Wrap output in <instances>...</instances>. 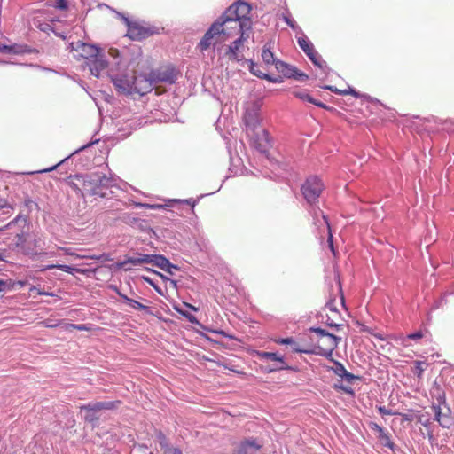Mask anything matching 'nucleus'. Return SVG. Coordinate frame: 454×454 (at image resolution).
Wrapping results in <instances>:
<instances>
[{"label": "nucleus", "instance_id": "obj_33", "mask_svg": "<svg viewBox=\"0 0 454 454\" xmlns=\"http://www.w3.org/2000/svg\"><path fill=\"white\" fill-rule=\"evenodd\" d=\"M204 195H200L196 200L190 198L186 200H180V199H172L168 200L169 207H174L176 205H188L191 207L192 211H193V208L195 205L199 202L200 199L202 198Z\"/></svg>", "mask_w": 454, "mask_h": 454}, {"label": "nucleus", "instance_id": "obj_31", "mask_svg": "<svg viewBox=\"0 0 454 454\" xmlns=\"http://www.w3.org/2000/svg\"><path fill=\"white\" fill-rule=\"evenodd\" d=\"M30 54V53H39V51L35 48H33L25 43H13L12 54L14 55H22V54Z\"/></svg>", "mask_w": 454, "mask_h": 454}, {"label": "nucleus", "instance_id": "obj_64", "mask_svg": "<svg viewBox=\"0 0 454 454\" xmlns=\"http://www.w3.org/2000/svg\"><path fill=\"white\" fill-rule=\"evenodd\" d=\"M132 448L137 450L141 454H146L149 447L145 443L134 442Z\"/></svg>", "mask_w": 454, "mask_h": 454}, {"label": "nucleus", "instance_id": "obj_13", "mask_svg": "<svg viewBox=\"0 0 454 454\" xmlns=\"http://www.w3.org/2000/svg\"><path fill=\"white\" fill-rule=\"evenodd\" d=\"M133 81L132 82V94L137 93L140 96H144L153 90V86L154 83L152 81V76L150 74H145L143 73H140L139 74H137L136 73L133 74Z\"/></svg>", "mask_w": 454, "mask_h": 454}, {"label": "nucleus", "instance_id": "obj_43", "mask_svg": "<svg viewBox=\"0 0 454 454\" xmlns=\"http://www.w3.org/2000/svg\"><path fill=\"white\" fill-rule=\"evenodd\" d=\"M120 219L121 220L122 223L129 226L135 227L137 222H139L140 218L134 216L133 214L131 213H124L122 214Z\"/></svg>", "mask_w": 454, "mask_h": 454}, {"label": "nucleus", "instance_id": "obj_45", "mask_svg": "<svg viewBox=\"0 0 454 454\" xmlns=\"http://www.w3.org/2000/svg\"><path fill=\"white\" fill-rule=\"evenodd\" d=\"M113 12L115 13L116 17L120 19L127 27V30L129 29L134 21L130 20L129 18L123 12H118L115 9L106 5Z\"/></svg>", "mask_w": 454, "mask_h": 454}, {"label": "nucleus", "instance_id": "obj_6", "mask_svg": "<svg viewBox=\"0 0 454 454\" xmlns=\"http://www.w3.org/2000/svg\"><path fill=\"white\" fill-rule=\"evenodd\" d=\"M253 6L245 0H236L227 7L221 16L225 19L228 24L237 23L240 18L251 13Z\"/></svg>", "mask_w": 454, "mask_h": 454}, {"label": "nucleus", "instance_id": "obj_40", "mask_svg": "<svg viewBox=\"0 0 454 454\" xmlns=\"http://www.w3.org/2000/svg\"><path fill=\"white\" fill-rule=\"evenodd\" d=\"M133 205L136 207L147 208V209H165L166 207H169L168 204H150V203L136 202V201H133Z\"/></svg>", "mask_w": 454, "mask_h": 454}, {"label": "nucleus", "instance_id": "obj_25", "mask_svg": "<svg viewBox=\"0 0 454 454\" xmlns=\"http://www.w3.org/2000/svg\"><path fill=\"white\" fill-rule=\"evenodd\" d=\"M432 409L434 411V419L436 420L442 427L449 429L454 426V419L451 416H442V408H440L439 405H432Z\"/></svg>", "mask_w": 454, "mask_h": 454}, {"label": "nucleus", "instance_id": "obj_10", "mask_svg": "<svg viewBox=\"0 0 454 454\" xmlns=\"http://www.w3.org/2000/svg\"><path fill=\"white\" fill-rule=\"evenodd\" d=\"M254 140V147L262 154H263L270 163L276 164L278 160L271 157L269 149L271 147L270 136L267 129H261L260 131L254 132V134H249Z\"/></svg>", "mask_w": 454, "mask_h": 454}, {"label": "nucleus", "instance_id": "obj_51", "mask_svg": "<svg viewBox=\"0 0 454 454\" xmlns=\"http://www.w3.org/2000/svg\"><path fill=\"white\" fill-rule=\"evenodd\" d=\"M261 79L262 80H266V81H268L270 82H272V83H282L286 78L282 74L277 75V76H273V75H271L270 74H262L261 75Z\"/></svg>", "mask_w": 454, "mask_h": 454}, {"label": "nucleus", "instance_id": "obj_18", "mask_svg": "<svg viewBox=\"0 0 454 454\" xmlns=\"http://www.w3.org/2000/svg\"><path fill=\"white\" fill-rule=\"evenodd\" d=\"M78 47H81L82 53L80 56L84 59L85 61L93 58H97L99 53L104 51V50L99 45L84 43L82 41H78Z\"/></svg>", "mask_w": 454, "mask_h": 454}, {"label": "nucleus", "instance_id": "obj_34", "mask_svg": "<svg viewBox=\"0 0 454 454\" xmlns=\"http://www.w3.org/2000/svg\"><path fill=\"white\" fill-rule=\"evenodd\" d=\"M274 342L278 345H290L292 351L294 353H300V351H297L295 349H304L303 348H301L298 345V343L295 341V340L293 337L275 339Z\"/></svg>", "mask_w": 454, "mask_h": 454}, {"label": "nucleus", "instance_id": "obj_57", "mask_svg": "<svg viewBox=\"0 0 454 454\" xmlns=\"http://www.w3.org/2000/svg\"><path fill=\"white\" fill-rule=\"evenodd\" d=\"M309 75L304 73L303 71L300 70L298 67L294 73V75L292 76L291 79H294L295 81H299V82H306L309 80Z\"/></svg>", "mask_w": 454, "mask_h": 454}, {"label": "nucleus", "instance_id": "obj_29", "mask_svg": "<svg viewBox=\"0 0 454 454\" xmlns=\"http://www.w3.org/2000/svg\"><path fill=\"white\" fill-rule=\"evenodd\" d=\"M254 356L259 359L270 360L276 363L281 364L283 362L284 356L279 352H268V351H260L254 350Z\"/></svg>", "mask_w": 454, "mask_h": 454}, {"label": "nucleus", "instance_id": "obj_58", "mask_svg": "<svg viewBox=\"0 0 454 454\" xmlns=\"http://www.w3.org/2000/svg\"><path fill=\"white\" fill-rule=\"evenodd\" d=\"M163 454H183L182 450L179 447H172L169 443L167 447L161 449Z\"/></svg>", "mask_w": 454, "mask_h": 454}, {"label": "nucleus", "instance_id": "obj_44", "mask_svg": "<svg viewBox=\"0 0 454 454\" xmlns=\"http://www.w3.org/2000/svg\"><path fill=\"white\" fill-rule=\"evenodd\" d=\"M21 220L25 223H27V226H29L28 216L20 214L13 220H12L10 223H8L4 226L1 227L0 228V232L4 231V230L10 229L13 224L17 223L19 221H21Z\"/></svg>", "mask_w": 454, "mask_h": 454}, {"label": "nucleus", "instance_id": "obj_8", "mask_svg": "<svg viewBox=\"0 0 454 454\" xmlns=\"http://www.w3.org/2000/svg\"><path fill=\"white\" fill-rule=\"evenodd\" d=\"M163 27H158L153 25L143 26L137 21H134L125 35L132 41L141 42L154 35H160L163 31Z\"/></svg>", "mask_w": 454, "mask_h": 454}, {"label": "nucleus", "instance_id": "obj_55", "mask_svg": "<svg viewBox=\"0 0 454 454\" xmlns=\"http://www.w3.org/2000/svg\"><path fill=\"white\" fill-rule=\"evenodd\" d=\"M334 278L339 285V291L340 294V300H341L342 306L344 308H346L345 299H344V295H343V292H342V286H341V282H340V273L339 270H334Z\"/></svg>", "mask_w": 454, "mask_h": 454}, {"label": "nucleus", "instance_id": "obj_35", "mask_svg": "<svg viewBox=\"0 0 454 454\" xmlns=\"http://www.w3.org/2000/svg\"><path fill=\"white\" fill-rule=\"evenodd\" d=\"M297 43L300 48L303 51V52L308 55L313 50H315L313 43L309 40V38L302 35V36L297 37Z\"/></svg>", "mask_w": 454, "mask_h": 454}, {"label": "nucleus", "instance_id": "obj_52", "mask_svg": "<svg viewBox=\"0 0 454 454\" xmlns=\"http://www.w3.org/2000/svg\"><path fill=\"white\" fill-rule=\"evenodd\" d=\"M244 60H246V61L248 63V65H249V67H249V72H250L253 75H254V76H256V77H258V78H260V79H261V75H262V74H266V73H263V72H262L261 70H259V69L257 68V65H256V63H254L252 59H245Z\"/></svg>", "mask_w": 454, "mask_h": 454}, {"label": "nucleus", "instance_id": "obj_60", "mask_svg": "<svg viewBox=\"0 0 454 454\" xmlns=\"http://www.w3.org/2000/svg\"><path fill=\"white\" fill-rule=\"evenodd\" d=\"M145 270L156 275V277H160L161 278V280L165 283L168 282V280H169V277L164 275L163 273H161L153 268L145 267Z\"/></svg>", "mask_w": 454, "mask_h": 454}, {"label": "nucleus", "instance_id": "obj_12", "mask_svg": "<svg viewBox=\"0 0 454 454\" xmlns=\"http://www.w3.org/2000/svg\"><path fill=\"white\" fill-rule=\"evenodd\" d=\"M340 341H334L330 343H323L326 348H323L319 340H317L316 343L311 345V348L308 349H296L297 351H300V354H307V355H317L320 356L325 357L327 360L333 363V361H336L333 358V351L338 348Z\"/></svg>", "mask_w": 454, "mask_h": 454}, {"label": "nucleus", "instance_id": "obj_63", "mask_svg": "<svg viewBox=\"0 0 454 454\" xmlns=\"http://www.w3.org/2000/svg\"><path fill=\"white\" fill-rule=\"evenodd\" d=\"M24 206L28 209V214L32 211V206H35L36 210H40L38 204L34 202L28 196L24 200Z\"/></svg>", "mask_w": 454, "mask_h": 454}, {"label": "nucleus", "instance_id": "obj_38", "mask_svg": "<svg viewBox=\"0 0 454 454\" xmlns=\"http://www.w3.org/2000/svg\"><path fill=\"white\" fill-rule=\"evenodd\" d=\"M38 28L45 33L52 32L56 36L61 38L62 40L67 39V35L65 32H58L51 24L49 23H42L38 26Z\"/></svg>", "mask_w": 454, "mask_h": 454}, {"label": "nucleus", "instance_id": "obj_5", "mask_svg": "<svg viewBox=\"0 0 454 454\" xmlns=\"http://www.w3.org/2000/svg\"><path fill=\"white\" fill-rule=\"evenodd\" d=\"M322 180L317 176H310L306 178L301 186V192L308 204L316 205L324 190Z\"/></svg>", "mask_w": 454, "mask_h": 454}, {"label": "nucleus", "instance_id": "obj_36", "mask_svg": "<svg viewBox=\"0 0 454 454\" xmlns=\"http://www.w3.org/2000/svg\"><path fill=\"white\" fill-rule=\"evenodd\" d=\"M293 95L296 98H298V99H300V100H301L303 102H309V103H311V104H313V105H315L317 106V104L319 102V100H317V99L314 98L312 96H310L308 93L307 90H302L301 91H294Z\"/></svg>", "mask_w": 454, "mask_h": 454}, {"label": "nucleus", "instance_id": "obj_2", "mask_svg": "<svg viewBox=\"0 0 454 454\" xmlns=\"http://www.w3.org/2000/svg\"><path fill=\"white\" fill-rule=\"evenodd\" d=\"M122 404L121 400L90 402L80 407L85 423L93 428L98 427L104 411H117Z\"/></svg>", "mask_w": 454, "mask_h": 454}, {"label": "nucleus", "instance_id": "obj_28", "mask_svg": "<svg viewBox=\"0 0 454 454\" xmlns=\"http://www.w3.org/2000/svg\"><path fill=\"white\" fill-rule=\"evenodd\" d=\"M81 176V173H77L74 175H70L63 179V182L66 183L77 195L78 198L84 199V192L82 191V187L81 186V184H77L74 182V180L78 181V176Z\"/></svg>", "mask_w": 454, "mask_h": 454}, {"label": "nucleus", "instance_id": "obj_7", "mask_svg": "<svg viewBox=\"0 0 454 454\" xmlns=\"http://www.w3.org/2000/svg\"><path fill=\"white\" fill-rule=\"evenodd\" d=\"M149 74L152 76V81L154 85L159 82H165L172 85L176 82L181 73L175 65L168 63L160 68L152 69L149 72Z\"/></svg>", "mask_w": 454, "mask_h": 454}, {"label": "nucleus", "instance_id": "obj_50", "mask_svg": "<svg viewBox=\"0 0 454 454\" xmlns=\"http://www.w3.org/2000/svg\"><path fill=\"white\" fill-rule=\"evenodd\" d=\"M215 363L218 365V366H221V367H223L225 369H228L231 372H233L234 373L238 374V375H242V376H246V372L244 371H241V370H238L235 368V366L233 365H230L229 364H227L225 361H221V360H218V361H215Z\"/></svg>", "mask_w": 454, "mask_h": 454}, {"label": "nucleus", "instance_id": "obj_16", "mask_svg": "<svg viewBox=\"0 0 454 454\" xmlns=\"http://www.w3.org/2000/svg\"><path fill=\"white\" fill-rule=\"evenodd\" d=\"M108 64L109 62L106 58L105 51H102L97 58L86 60L83 66L89 67L91 75L99 78L101 71L107 68Z\"/></svg>", "mask_w": 454, "mask_h": 454}, {"label": "nucleus", "instance_id": "obj_24", "mask_svg": "<svg viewBox=\"0 0 454 454\" xmlns=\"http://www.w3.org/2000/svg\"><path fill=\"white\" fill-rule=\"evenodd\" d=\"M99 139H95V140H92L89 143H87L86 145H82L80 148L76 149L75 151H74L71 154H69L67 157H66L65 159L61 160L59 163H57L56 165L52 166V167H50V168H47L45 169H43V170H39V171H36L35 173H46V172H51L54 169H56L58 167L61 166L62 164L66 163L67 161H68V160L74 156V154L85 150L86 148H89L90 146H92L93 145L98 143ZM35 172H31L30 174H34Z\"/></svg>", "mask_w": 454, "mask_h": 454}, {"label": "nucleus", "instance_id": "obj_62", "mask_svg": "<svg viewBox=\"0 0 454 454\" xmlns=\"http://www.w3.org/2000/svg\"><path fill=\"white\" fill-rule=\"evenodd\" d=\"M59 270L69 273L71 275H74L75 272L79 273V268L67 264H62V266L59 267Z\"/></svg>", "mask_w": 454, "mask_h": 454}, {"label": "nucleus", "instance_id": "obj_22", "mask_svg": "<svg viewBox=\"0 0 454 454\" xmlns=\"http://www.w3.org/2000/svg\"><path fill=\"white\" fill-rule=\"evenodd\" d=\"M260 370L263 373H272L279 371H291L294 372H301V369L296 365H289L286 364L285 357L283 358V362L278 366H270V365H263L260 366Z\"/></svg>", "mask_w": 454, "mask_h": 454}, {"label": "nucleus", "instance_id": "obj_47", "mask_svg": "<svg viewBox=\"0 0 454 454\" xmlns=\"http://www.w3.org/2000/svg\"><path fill=\"white\" fill-rule=\"evenodd\" d=\"M140 278H141L144 282H145V283H147L148 285H150V286H151L155 290V292H156L158 294H160V295H161V296H165L163 290H162V289H161V288H160V286H159L154 282V280H153V278H151L150 277L145 276V275H142V276H140Z\"/></svg>", "mask_w": 454, "mask_h": 454}, {"label": "nucleus", "instance_id": "obj_42", "mask_svg": "<svg viewBox=\"0 0 454 454\" xmlns=\"http://www.w3.org/2000/svg\"><path fill=\"white\" fill-rule=\"evenodd\" d=\"M155 437H156V440H157L160 449L167 447L170 443L169 439L160 429L155 430Z\"/></svg>", "mask_w": 454, "mask_h": 454}, {"label": "nucleus", "instance_id": "obj_54", "mask_svg": "<svg viewBox=\"0 0 454 454\" xmlns=\"http://www.w3.org/2000/svg\"><path fill=\"white\" fill-rule=\"evenodd\" d=\"M317 107L325 109V110H326V111H328V112H330L332 114H334L338 115V116H342L343 115V114L341 112H340L339 110H337L335 107L327 106L326 104H325L322 101L318 102Z\"/></svg>", "mask_w": 454, "mask_h": 454}, {"label": "nucleus", "instance_id": "obj_49", "mask_svg": "<svg viewBox=\"0 0 454 454\" xmlns=\"http://www.w3.org/2000/svg\"><path fill=\"white\" fill-rule=\"evenodd\" d=\"M414 364H415V367L412 369V372H413L414 375H416L419 379H421L424 370H425L422 367V365L425 364L426 366H427L428 364L426 361H419V360L415 361Z\"/></svg>", "mask_w": 454, "mask_h": 454}, {"label": "nucleus", "instance_id": "obj_3", "mask_svg": "<svg viewBox=\"0 0 454 454\" xmlns=\"http://www.w3.org/2000/svg\"><path fill=\"white\" fill-rule=\"evenodd\" d=\"M78 176V182L82 187L85 194L94 196L97 193V189L99 188H112L115 186L113 177L107 176L105 173L95 171L90 173H81Z\"/></svg>", "mask_w": 454, "mask_h": 454}, {"label": "nucleus", "instance_id": "obj_14", "mask_svg": "<svg viewBox=\"0 0 454 454\" xmlns=\"http://www.w3.org/2000/svg\"><path fill=\"white\" fill-rule=\"evenodd\" d=\"M249 38L248 33L242 32L239 34V36L235 39L231 45L228 46L225 56L229 58L230 60H234L237 62L243 61L245 59L244 56L239 53V48L244 44V43Z\"/></svg>", "mask_w": 454, "mask_h": 454}, {"label": "nucleus", "instance_id": "obj_26", "mask_svg": "<svg viewBox=\"0 0 454 454\" xmlns=\"http://www.w3.org/2000/svg\"><path fill=\"white\" fill-rule=\"evenodd\" d=\"M307 57L309 59V60L312 62V64L322 70V72L327 76L330 72L331 68L328 67L326 62L322 59L321 56L318 54V52L316 50H313L311 52H309Z\"/></svg>", "mask_w": 454, "mask_h": 454}, {"label": "nucleus", "instance_id": "obj_27", "mask_svg": "<svg viewBox=\"0 0 454 454\" xmlns=\"http://www.w3.org/2000/svg\"><path fill=\"white\" fill-rule=\"evenodd\" d=\"M276 70L280 73L286 79H291L294 75L297 67L291 65L284 60L276 63Z\"/></svg>", "mask_w": 454, "mask_h": 454}, {"label": "nucleus", "instance_id": "obj_1", "mask_svg": "<svg viewBox=\"0 0 454 454\" xmlns=\"http://www.w3.org/2000/svg\"><path fill=\"white\" fill-rule=\"evenodd\" d=\"M15 238L17 240L14 243V247L23 255L28 256L32 260H36L39 255L47 254L45 252H41L45 246V240L39 232H29L22 230L15 235Z\"/></svg>", "mask_w": 454, "mask_h": 454}, {"label": "nucleus", "instance_id": "obj_46", "mask_svg": "<svg viewBox=\"0 0 454 454\" xmlns=\"http://www.w3.org/2000/svg\"><path fill=\"white\" fill-rule=\"evenodd\" d=\"M16 286L15 280L12 278L0 279V293L13 290Z\"/></svg>", "mask_w": 454, "mask_h": 454}, {"label": "nucleus", "instance_id": "obj_41", "mask_svg": "<svg viewBox=\"0 0 454 454\" xmlns=\"http://www.w3.org/2000/svg\"><path fill=\"white\" fill-rule=\"evenodd\" d=\"M135 227H137V229L141 230L144 232L150 233L151 238L156 237V232L152 227L148 225L147 221L145 219H139V222H137Z\"/></svg>", "mask_w": 454, "mask_h": 454}, {"label": "nucleus", "instance_id": "obj_4", "mask_svg": "<svg viewBox=\"0 0 454 454\" xmlns=\"http://www.w3.org/2000/svg\"><path fill=\"white\" fill-rule=\"evenodd\" d=\"M226 18L223 19L221 15L210 25L206 31L200 41L197 44V49L200 51H205L209 49L211 40L216 35H223L224 40L233 36V33L230 30L231 27H227Z\"/></svg>", "mask_w": 454, "mask_h": 454}, {"label": "nucleus", "instance_id": "obj_9", "mask_svg": "<svg viewBox=\"0 0 454 454\" xmlns=\"http://www.w3.org/2000/svg\"><path fill=\"white\" fill-rule=\"evenodd\" d=\"M261 105L254 101L246 108L243 115V121L246 126V130L248 134H254V132L261 129L260 117Z\"/></svg>", "mask_w": 454, "mask_h": 454}, {"label": "nucleus", "instance_id": "obj_23", "mask_svg": "<svg viewBox=\"0 0 454 454\" xmlns=\"http://www.w3.org/2000/svg\"><path fill=\"white\" fill-rule=\"evenodd\" d=\"M430 395L433 399L437 401V403H433V405H439L440 408H442V406H446V393L437 381L434 382L430 389Z\"/></svg>", "mask_w": 454, "mask_h": 454}, {"label": "nucleus", "instance_id": "obj_48", "mask_svg": "<svg viewBox=\"0 0 454 454\" xmlns=\"http://www.w3.org/2000/svg\"><path fill=\"white\" fill-rule=\"evenodd\" d=\"M82 258H86V259H92V260H97L98 262H112L114 259L111 255V254L109 253H103L101 254H98V255H84L82 256Z\"/></svg>", "mask_w": 454, "mask_h": 454}, {"label": "nucleus", "instance_id": "obj_15", "mask_svg": "<svg viewBox=\"0 0 454 454\" xmlns=\"http://www.w3.org/2000/svg\"><path fill=\"white\" fill-rule=\"evenodd\" d=\"M262 448V444L256 438H246L240 441L232 454H257Z\"/></svg>", "mask_w": 454, "mask_h": 454}, {"label": "nucleus", "instance_id": "obj_30", "mask_svg": "<svg viewBox=\"0 0 454 454\" xmlns=\"http://www.w3.org/2000/svg\"><path fill=\"white\" fill-rule=\"evenodd\" d=\"M235 25V27H238V33L241 34L248 33V31L252 30L253 27V22H252V17L250 14L246 15L244 18H240L237 23H233Z\"/></svg>", "mask_w": 454, "mask_h": 454}, {"label": "nucleus", "instance_id": "obj_56", "mask_svg": "<svg viewBox=\"0 0 454 454\" xmlns=\"http://www.w3.org/2000/svg\"><path fill=\"white\" fill-rule=\"evenodd\" d=\"M418 422L420 423L425 427H429L431 425L430 414L428 412L419 414L418 416Z\"/></svg>", "mask_w": 454, "mask_h": 454}, {"label": "nucleus", "instance_id": "obj_53", "mask_svg": "<svg viewBox=\"0 0 454 454\" xmlns=\"http://www.w3.org/2000/svg\"><path fill=\"white\" fill-rule=\"evenodd\" d=\"M283 20L285 21V23L289 27H291L293 30H299V32H302L301 27H299L295 21L290 17V15H285L283 14Z\"/></svg>", "mask_w": 454, "mask_h": 454}, {"label": "nucleus", "instance_id": "obj_21", "mask_svg": "<svg viewBox=\"0 0 454 454\" xmlns=\"http://www.w3.org/2000/svg\"><path fill=\"white\" fill-rule=\"evenodd\" d=\"M309 333H314L317 334V340L320 341L321 339L326 338L327 340L324 343H330L334 341H340L341 338L340 336L335 335L333 333L328 332L327 330L319 327V326H311L308 329Z\"/></svg>", "mask_w": 454, "mask_h": 454}, {"label": "nucleus", "instance_id": "obj_37", "mask_svg": "<svg viewBox=\"0 0 454 454\" xmlns=\"http://www.w3.org/2000/svg\"><path fill=\"white\" fill-rule=\"evenodd\" d=\"M378 439L383 446L387 447L392 451L397 450L396 444L391 441L390 435L386 431L381 434H378Z\"/></svg>", "mask_w": 454, "mask_h": 454}, {"label": "nucleus", "instance_id": "obj_39", "mask_svg": "<svg viewBox=\"0 0 454 454\" xmlns=\"http://www.w3.org/2000/svg\"><path fill=\"white\" fill-rule=\"evenodd\" d=\"M173 309L180 314L182 317L186 318L192 324H199L198 318L187 310L183 309L179 305H174Z\"/></svg>", "mask_w": 454, "mask_h": 454}, {"label": "nucleus", "instance_id": "obj_11", "mask_svg": "<svg viewBox=\"0 0 454 454\" xmlns=\"http://www.w3.org/2000/svg\"><path fill=\"white\" fill-rule=\"evenodd\" d=\"M111 82L113 83L115 91L118 95L121 96H130L132 95V82L133 75H129L128 74H107Z\"/></svg>", "mask_w": 454, "mask_h": 454}, {"label": "nucleus", "instance_id": "obj_19", "mask_svg": "<svg viewBox=\"0 0 454 454\" xmlns=\"http://www.w3.org/2000/svg\"><path fill=\"white\" fill-rule=\"evenodd\" d=\"M327 371H332L333 373L340 377L343 380L351 383L354 380L359 379L358 376L348 372L344 365L340 361H333V366H325Z\"/></svg>", "mask_w": 454, "mask_h": 454}, {"label": "nucleus", "instance_id": "obj_20", "mask_svg": "<svg viewBox=\"0 0 454 454\" xmlns=\"http://www.w3.org/2000/svg\"><path fill=\"white\" fill-rule=\"evenodd\" d=\"M152 265L167 273H171V269L180 270V267L177 264L172 263L168 258L160 254H153Z\"/></svg>", "mask_w": 454, "mask_h": 454}, {"label": "nucleus", "instance_id": "obj_59", "mask_svg": "<svg viewBox=\"0 0 454 454\" xmlns=\"http://www.w3.org/2000/svg\"><path fill=\"white\" fill-rule=\"evenodd\" d=\"M97 193L95 196H98L100 198H103V199H108L111 197V195L114 193L112 191H111V188H99V189H97Z\"/></svg>", "mask_w": 454, "mask_h": 454}, {"label": "nucleus", "instance_id": "obj_17", "mask_svg": "<svg viewBox=\"0 0 454 454\" xmlns=\"http://www.w3.org/2000/svg\"><path fill=\"white\" fill-rule=\"evenodd\" d=\"M143 254L141 253L136 252L134 254V256H129L125 255V259L121 262H117L115 263H113L111 265H105L104 267L108 268L111 271H117L121 269H123L125 271H129L131 269L127 268V264H132L134 266L142 265L143 264Z\"/></svg>", "mask_w": 454, "mask_h": 454}, {"label": "nucleus", "instance_id": "obj_61", "mask_svg": "<svg viewBox=\"0 0 454 454\" xmlns=\"http://www.w3.org/2000/svg\"><path fill=\"white\" fill-rule=\"evenodd\" d=\"M195 332L200 336L202 337L203 339H205L206 340H207L208 342L212 343L213 346L215 347V345H223V342L219 341V340H215L214 339H212L210 336H208L207 333H203V332H200L199 330H195Z\"/></svg>", "mask_w": 454, "mask_h": 454}, {"label": "nucleus", "instance_id": "obj_32", "mask_svg": "<svg viewBox=\"0 0 454 454\" xmlns=\"http://www.w3.org/2000/svg\"><path fill=\"white\" fill-rule=\"evenodd\" d=\"M262 59L266 65L271 64V65H274L275 67H276V63L278 61L281 60V59L275 58L274 53L270 50V43H266L263 46L262 52Z\"/></svg>", "mask_w": 454, "mask_h": 454}]
</instances>
